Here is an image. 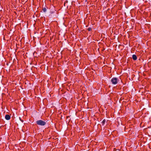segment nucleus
<instances>
[{"mask_svg": "<svg viewBox=\"0 0 151 151\" xmlns=\"http://www.w3.org/2000/svg\"><path fill=\"white\" fill-rule=\"evenodd\" d=\"M19 119H20V120L22 121V122H23V121H22V120H21L20 117H19Z\"/></svg>", "mask_w": 151, "mask_h": 151, "instance_id": "9", "label": "nucleus"}, {"mask_svg": "<svg viewBox=\"0 0 151 151\" xmlns=\"http://www.w3.org/2000/svg\"><path fill=\"white\" fill-rule=\"evenodd\" d=\"M88 31H90L91 30L92 28L91 27H89L88 28Z\"/></svg>", "mask_w": 151, "mask_h": 151, "instance_id": "7", "label": "nucleus"}, {"mask_svg": "<svg viewBox=\"0 0 151 151\" xmlns=\"http://www.w3.org/2000/svg\"><path fill=\"white\" fill-rule=\"evenodd\" d=\"M106 122V120L105 119H104L101 122V124L102 125H104L105 123Z\"/></svg>", "mask_w": 151, "mask_h": 151, "instance_id": "5", "label": "nucleus"}, {"mask_svg": "<svg viewBox=\"0 0 151 151\" xmlns=\"http://www.w3.org/2000/svg\"><path fill=\"white\" fill-rule=\"evenodd\" d=\"M42 10L43 11V12H46L47 10V9L45 7V8H43Z\"/></svg>", "mask_w": 151, "mask_h": 151, "instance_id": "6", "label": "nucleus"}, {"mask_svg": "<svg viewBox=\"0 0 151 151\" xmlns=\"http://www.w3.org/2000/svg\"><path fill=\"white\" fill-rule=\"evenodd\" d=\"M10 116L9 115L6 114L5 116V118L7 120H9L10 119Z\"/></svg>", "mask_w": 151, "mask_h": 151, "instance_id": "3", "label": "nucleus"}, {"mask_svg": "<svg viewBox=\"0 0 151 151\" xmlns=\"http://www.w3.org/2000/svg\"><path fill=\"white\" fill-rule=\"evenodd\" d=\"M132 58L134 60H136L137 59V57L136 55H132Z\"/></svg>", "mask_w": 151, "mask_h": 151, "instance_id": "4", "label": "nucleus"}, {"mask_svg": "<svg viewBox=\"0 0 151 151\" xmlns=\"http://www.w3.org/2000/svg\"><path fill=\"white\" fill-rule=\"evenodd\" d=\"M50 12L51 14H53V13L54 11H50Z\"/></svg>", "mask_w": 151, "mask_h": 151, "instance_id": "8", "label": "nucleus"}, {"mask_svg": "<svg viewBox=\"0 0 151 151\" xmlns=\"http://www.w3.org/2000/svg\"><path fill=\"white\" fill-rule=\"evenodd\" d=\"M36 123L39 125L43 126L46 124V122L45 121L40 120L37 121Z\"/></svg>", "mask_w": 151, "mask_h": 151, "instance_id": "1", "label": "nucleus"}, {"mask_svg": "<svg viewBox=\"0 0 151 151\" xmlns=\"http://www.w3.org/2000/svg\"><path fill=\"white\" fill-rule=\"evenodd\" d=\"M118 79L116 78H114L111 79V81L113 84H116L117 83Z\"/></svg>", "mask_w": 151, "mask_h": 151, "instance_id": "2", "label": "nucleus"}]
</instances>
